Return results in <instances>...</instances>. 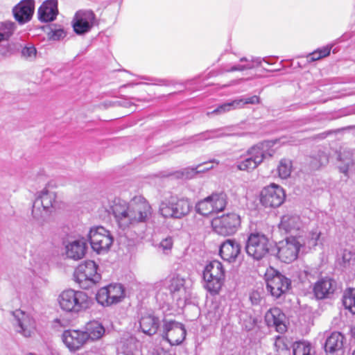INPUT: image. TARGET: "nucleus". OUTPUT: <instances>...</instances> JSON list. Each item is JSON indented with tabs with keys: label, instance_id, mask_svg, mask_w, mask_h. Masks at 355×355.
Listing matches in <instances>:
<instances>
[{
	"label": "nucleus",
	"instance_id": "19",
	"mask_svg": "<svg viewBox=\"0 0 355 355\" xmlns=\"http://www.w3.org/2000/svg\"><path fill=\"white\" fill-rule=\"evenodd\" d=\"M225 207L226 201H198L195 205L196 211L203 216L223 211Z\"/></svg>",
	"mask_w": 355,
	"mask_h": 355
},
{
	"label": "nucleus",
	"instance_id": "8",
	"mask_svg": "<svg viewBox=\"0 0 355 355\" xmlns=\"http://www.w3.org/2000/svg\"><path fill=\"white\" fill-rule=\"evenodd\" d=\"M270 246L268 238L263 234L257 232L250 234L245 249L249 256L260 260L269 253Z\"/></svg>",
	"mask_w": 355,
	"mask_h": 355
},
{
	"label": "nucleus",
	"instance_id": "53",
	"mask_svg": "<svg viewBox=\"0 0 355 355\" xmlns=\"http://www.w3.org/2000/svg\"><path fill=\"white\" fill-rule=\"evenodd\" d=\"M215 310L218 313V316L216 318V320H218L220 319L221 315L223 313V310L219 306H216L215 308Z\"/></svg>",
	"mask_w": 355,
	"mask_h": 355
},
{
	"label": "nucleus",
	"instance_id": "10",
	"mask_svg": "<svg viewBox=\"0 0 355 355\" xmlns=\"http://www.w3.org/2000/svg\"><path fill=\"white\" fill-rule=\"evenodd\" d=\"M266 288L275 299L280 298L291 288V281L277 270L266 276Z\"/></svg>",
	"mask_w": 355,
	"mask_h": 355
},
{
	"label": "nucleus",
	"instance_id": "30",
	"mask_svg": "<svg viewBox=\"0 0 355 355\" xmlns=\"http://www.w3.org/2000/svg\"><path fill=\"white\" fill-rule=\"evenodd\" d=\"M55 184L54 181H49L41 191L37 193V200H43V199H49V200H55L58 198L57 193L55 190Z\"/></svg>",
	"mask_w": 355,
	"mask_h": 355
},
{
	"label": "nucleus",
	"instance_id": "20",
	"mask_svg": "<svg viewBox=\"0 0 355 355\" xmlns=\"http://www.w3.org/2000/svg\"><path fill=\"white\" fill-rule=\"evenodd\" d=\"M58 12V0H46L38 10L39 19L42 21H51L55 19Z\"/></svg>",
	"mask_w": 355,
	"mask_h": 355
},
{
	"label": "nucleus",
	"instance_id": "22",
	"mask_svg": "<svg viewBox=\"0 0 355 355\" xmlns=\"http://www.w3.org/2000/svg\"><path fill=\"white\" fill-rule=\"evenodd\" d=\"M139 327L142 332L152 336L157 333L159 327V320L152 314H145L139 320Z\"/></svg>",
	"mask_w": 355,
	"mask_h": 355
},
{
	"label": "nucleus",
	"instance_id": "56",
	"mask_svg": "<svg viewBox=\"0 0 355 355\" xmlns=\"http://www.w3.org/2000/svg\"><path fill=\"white\" fill-rule=\"evenodd\" d=\"M284 201H280L277 205H276L275 206L276 207H279L282 205V203Z\"/></svg>",
	"mask_w": 355,
	"mask_h": 355
},
{
	"label": "nucleus",
	"instance_id": "25",
	"mask_svg": "<svg viewBox=\"0 0 355 355\" xmlns=\"http://www.w3.org/2000/svg\"><path fill=\"white\" fill-rule=\"evenodd\" d=\"M344 336L338 331H334L327 338L324 349L327 353L333 354L342 349Z\"/></svg>",
	"mask_w": 355,
	"mask_h": 355
},
{
	"label": "nucleus",
	"instance_id": "49",
	"mask_svg": "<svg viewBox=\"0 0 355 355\" xmlns=\"http://www.w3.org/2000/svg\"><path fill=\"white\" fill-rule=\"evenodd\" d=\"M227 198V196L223 191H217L212 193L211 196H207L204 200H225Z\"/></svg>",
	"mask_w": 355,
	"mask_h": 355
},
{
	"label": "nucleus",
	"instance_id": "3",
	"mask_svg": "<svg viewBox=\"0 0 355 355\" xmlns=\"http://www.w3.org/2000/svg\"><path fill=\"white\" fill-rule=\"evenodd\" d=\"M272 146V142L265 141L252 146L238 162L237 168L241 171L254 170L264 159L274 155L275 150L271 148Z\"/></svg>",
	"mask_w": 355,
	"mask_h": 355
},
{
	"label": "nucleus",
	"instance_id": "52",
	"mask_svg": "<svg viewBox=\"0 0 355 355\" xmlns=\"http://www.w3.org/2000/svg\"><path fill=\"white\" fill-rule=\"evenodd\" d=\"M214 162H215V160H213L209 163L208 162L205 163V165L206 166H205L204 168H202V165L200 164L201 166L197 169L198 173H204V172H206V171L213 168L214 166H213L212 163H214Z\"/></svg>",
	"mask_w": 355,
	"mask_h": 355
},
{
	"label": "nucleus",
	"instance_id": "12",
	"mask_svg": "<svg viewBox=\"0 0 355 355\" xmlns=\"http://www.w3.org/2000/svg\"><path fill=\"white\" fill-rule=\"evenodd\" d=\"M73 28L78 35L88 33L96 24L95 14L92 10H79L73 19Z\"/></svg>",
	"mask_w": 355,
	"mask_h": 355
},
{
	"label": "nucleus",
	"instance_id": "16",
	"mask_svg": "<svg viewBox=\"0 0 355 355\" xmlns=\"http://www.w3.org/2000/svg\"><path fill=\"white\" fill-rule=\"evenodd\" d=\"M34 1L22 0L12 10L15 19L21 24L29 21L34 12Z\"/></svg>",
	"mask_w": 355,
	"mask_h": 355
},
{
	"label": "nucleus",
	"instance_id": "45",
	"mask_svg": "<svg viewBox=\"0 0 355 355\" xmlns=\"http://www.w3.org/2000/svg\"><path fill=\"white\" fill-rule=\"evenodd\" d=\"M236 101H241L239 103V108L243 107L245 104H258L259 103V97L257 96H252L246 98H238Z\"/></svg>",
	"mask_w": 355,
	"mask_h": 355
},
{
	"label": "nucleus",
	"instance_id": "57",
	"mask_svg": "<svg viewBox=\"0 0 355 355\" xmlns=\"http://www.w3.org/2000/svg\"><path fill=\"white\" fill-rule=\"evenodd\" d=\"M352 355H355V350L353 352Z\"/></svg>",
	"mask_w": 355,
	"mask_h": 355
},
{
	"label": "nucleus",
	"instance_id": "9",
	"mask_svg": "<svg viewBox=\"0 0 355 355\" xmlns=\"http://www.w3.org/2000/svg\"><path fill=\"white\" fill-rule=\"evenodd\" d=\"M89 238L92 248L98 254L107 252L114 241L110 232L101 226L92 229Z\"/></svg>",
	"mask_w": 355,
	"mask_h": 355
},
{
	"label": "nucleus",
	"instance_id": "5",
	"mask_svg": "<svg viewBox=\"0 0 355 355\" xmlns=\"http://www.w3.org/2000/svg\"><path fill=\"white\" fill-rule=\"evenodd\" d=\"M98 265L92 260H87L78 266L74 272V279L82 288L86 289L98 283L101 279L97 272Z\"/></svg>",
	"mask_w": 355,
	"mask_h": 355
},
{
	"label": "nucleus",
	"instance_id": "47",
	"mask_svg": "<svg viewBox=\"0 0 355 355\" xmlns=\"http://www.w3.org/2000/svg\"><path fill=\"white\" fill-rule=\"evenodd\" d=\"M200 166V165H198L196 168H188L184 169V171L182 172V178H184L186 179H190L193 178L194 175L198 173L197 169Z\"/></svg>",
	"mask_w": 355,
	"mask_h": 355
},
{
	"label": "nucleus",
	"instance_id": "39",
	"mask_svg": "<svg viewBox=\"0 0 355 355\" xmlns=\"http://www.w3.org/2000/svg\"><path fill=\"white\" fill-rule=\"evenodd\" d=\"M67 35L66 31L63 28L59 26L54 25L48 33V36L50 40H60L64 38Z\"/></svg>",
	"mask_w": 355,
	"mask_h": 355
},
{
	"label": "nucleus",
	"instance_id": "13",
	"mask_svg": "<svg viewBox=\"0 0 355 355\" xmlns=\"http://www.w3.org/2000/svg\"><path fill=\"white\" fill-rule=\"evenodd\" d=\"M264 319L268 327H274L275 331L284 334L287 331L286 315L279 307H272L265 313Z\"/></svg>",
	"mask_w": 355,
	"mask_h": 355
},
{
	"label": "nucleus",
	"instance_id": "36",
	"mask_svg": "<svg viewBox=\"0 0 355 355\" xmlns=\"http://www.w3.org/2000/svg\"><path fill=\"white\" fill-rule=\"evenodd\" d=\"M279 176L282 179H286L288 178L292 171V163L288 159H282L279 162L277 168Z\"/></svg>",
	"mask_w": 355,
	"mask_h": 355
},
{
	"label": "nucleus",
	"instance_id": "50",
	"mask_svg": "<svg viewBox=\"0 0 355 355\" xmlns=\"http://www.w3.org/2000/svg\"><path fill=\"white\" fill-rule=\"evenodd\" d=\"M224 134L219 132V131L213 130V131H209L204 134L205 139H214L216 137H220L223 136Z\"/></svg>",
	"mask_w": 355,
	"mask_h": 355
},
{
	"label": "nucleus",
	"instance_id": "35",
	"mask_svg": "<svg viewBox=\"0 0 355 355\" xmlns=\"http://www.w3.org/2000/svg\"><path fill=\"white\" fill-rule=\"evenodd\" d=\"M311 344L306 341L295 342L293 345V355H311Z\"/></svg>",
	"mask_w": 355,
	"mask_h": 355
},
{
	"label": "nucleus",
	"instance_id": "18",
	"mask_svg": "<svg viewBox=\"0 0 355 355\" xmlns=\"http://www.w3.org/2000/svg\"><path fill=\"white\" fill-rule=\"evenodd\" d=\"M336 283L331 278H322L315 283L313 293L318 299H324L334 293Z\"/></svg>",
	"mask_w": 355,
	"mask_h": 355
},
{
	"label": "nucleus",
	"instance_id": "33",
	"mask_svg": "<svg viewBox=\"0 0 355 355\" xmlns=\"http://www.w3.org/2000/svg\"><path fill=\"white\" fill-rule=\"evenodd\" d=\"M17 26L15 22L6 20L0 21V33L8 41L13 35Z\"/></svg>",
	"mask_w": 355,
	"mask_h": 355
},
{
	"label": "nucleus",
	"instance_id": "26",
	"mask_svg": "<svg viewBox=\"0 0 355 355\" xmlns=\"http://www.w3.org/2000/svg\"><path fill=\"white\" fill-rule=\"evenodd\" d=\"M19 313L21 315V318H19V325L21 327V333L26 337H29L35 329V321L30 316L25 314L24 311H16L14 314L19 317Z\"/></svg>",
	"mask_w": 355,
	"mask_h": 355
},
{
	"label": "nucleus",
	"instance_id": "21",
	"mask_svg": "<svg viewBox=\"0 0 355 355\" xmlns=\"http://www.w3.org/2000/svg\"><path fill=\"white\" fill-rule=\"evenodd\" d=\"M302 226L300 217L295 214L284 215L279 224V229L285 233L297 231Z\"/></svg>",
	"mask_w": 355,
	"mask_h": 355
},
{
	"label": "nucleus",
	"instance_id": "40",
	"mask_svg": "<svg viewBox=\"0 0 355 355\" xmlns=\"http://www.w3.org/2000/svg\"><path fill=\"white\" fill-rule=\"evenodd\" d=\"M329 162L328 156L324 153H320L318 155V157L313 158L311 162V166L313 169H318L320 166L325 165Z\"/></svg>",
	"mask_w": 355,
	"mask_h": 355
},
{
	"label": "nucleus",
	"instance_id": "29",
	"mask_svg": "<svg viewBox=\"0 0 355 355\" xmlns=\"http://www.w3.org/2000/svg\"><path fill=\"white\" fill-rule=\"evenodd\" d=\"M85 333L87 336V340L90 338L93 340L100 339L105 334L103 326L97 321H91L87 324Z\"/></svg>",
	"mask_w": 355,
	"mask_h": 355
},
{
	"label": "nucleus",
	"instance_id": "46",
	"mask_svg": "<svg viewBox=\"0 0 355 355\" xmlns=\"http://www.w3.org/2000/svg\"><path fill=\"white\" fill-rule=\"evenodd\" d=\"M186 207V211L184 213V216L187 214L189 211L190 204L189 201H174V211H181L182 208Z\"/></svg>",
	"mask_w": 355,
	"mask_h": 355
},
{
	"label": "nucleus",
	"instance_id": "43",
	"mask_svg": "<svg viewBox=\"0 0 355 355\" xmlns=\"http://www.w3.org/2000/svg\"><path fill=\"white\" fill-rule=\"evenodd\" d=\"M15 53L12 44H8L0 47V58L4 59L10 57Z\"/></svg>",
	"mask_w": 355,
	"mask_h": 355
},
{
	"label": "nucleus",
	"instance_id": "41",
	"mask_svg": "<svg viewBox=\"0 0 355 355\" xmlns=\"http://www.w3.org/2000/svg\"><path fill=\"white\" fill-rule=\"evenodd\" d=\"M184 286V279L179 277H173L170 281L168 289L171 293L178 292Z\"/></svg>",
	"mask_w": 355,
	"mask_h": 355
},
{
	"label": "nucleus",
	"instance_id": "44",
	"mask_svg": "<svg viewBox=\"0 0 355 355\" xmlns=\"http://www.w3.org/2000/svg\"><path fill=\"white\" fill-rule=\"evenodd\" d=\"M275 346L277 350L288 349V340L284 336H277L275 339Z\"/></svg>",
	"mask_w": 355,
	"mask_h": 355
},
{
	"label": "nucleus",
	"instance_id": "54",
	"mask_svg": "<svg viewBox=\"0 0 355 355\" xmlns=\"http://www.w3.org/2000/svg\"><path fill=\"white\" fill-rule=\"evenodd\" d=\"M261 202H263V205L265 207H267V206L274 207L275 206L272 203H270L269 205H268V202H270V201L265 200V201H261Z\"/></svg>",
	"mask_w": 355,
	"mask_h": 355
},
{
	"label": "nucleus",
	"instance_id": "42",
	"mask_svg": "<svg viewBox=\"0 0 355 355\" xmlns=\"http://www.w3.org/2000/svg\"><path fill=\"white\" fill-rule=\"evenodd\" d=\"M37 51L33 46H27L22 49L21 56L30 60H33L36 58Z\"/></svg>",
	"mask_w": 355,
	"mask_h": 355
},
{
	"label": "nucleus",
	"instance_id": "14",
	"mask_svg": "<svg viewBox=\"0 0 355 355\" xmlns=\"http://www.w3.org/2000/svg\"><path fill=\"white\" fill-rule=\"evenodd\" d=\"M164 332L166 339L171 345L182 343L186 337L184 327L175 321L166 322L164 324Z\"/></svg>",
	"mask_w": 355,
	"mask_h": 355
},
{
	"label": "nucleus",
	"instance_id": "28",
	"mask_svg": "<svg viewBox=\"0 0 355 355\" xmlns=\"http://www.w3.org/2000/svg\"><path fill=\"white\" fill-rule=\"evenodd\" d=\"M174 201H162L160 207L159 211L161 214L165 217H174V218H181L184 216V213L186 211V207L182 208L181 211H174Z\"/></svg>",
	"mask_w": 355,
	"mask_h": 355
},
{
	"label": "nucleus",
	"instance_id": "24",
	"mask_svg": "<svg viewBox=\"0 0 355 355\" xmlns=\"http://www.w3.org/2000/svg\"><path fill=\"white\" fill-rule=\"evenodd\" d=\"M260 197V200H285L286 193L281 186L272 183L262 189Z\"/></svg>",
	"mask_w": 355,
	"mask_h": 355
},
{
	"label": "nucleus",
	"instance_id": "7",
	"mask_svg": "<svg viewBox=\"0 0 355 355\" xmlns=\"http://www.w3.org/2000/svg\"><path fill=\"white\" fill-rule=\"evenodd\" d=\"M301 245L296 237L288 236L276 243V257L282 262L290 263L297 259Z\"/></svg>",
	"mask_w": 355,
	"mask_h": 355
},
{
	"label": "nucleus",
	"instance_id": "34",
	"mask_svg": "<svg viewBox=\"0 0 355 355\" xmlns=\"http://www.w3.org/2000/svg\"><path fill=\"white\" fill-rule=\"evenodd\" d=\"M241 62H246L245 64H237L234 65L230 69L226 70L227 72H232L235 71H244L246 69H251L254 68L256 65H259L261 62L258 59H252L249 60L247 58L243 57L240 59Z\"/></svg>",
	"mask_w": 355,
	"mask_h": 355
},
{
	"label": "nucleus",
	"instance_id": "31",
	"mask_svg": "<svg viewBox=\"0 0 355 355\" xmlns=\"http://www.w3.org/2000/svg\"><path fill=\"white\" fill-rule=\"evenodd\" d=\"M343 303L346 309L352 313H355V288H348L345 291Z\"/></svg>",
	"mask_w": 355,
	"mask_h": 355
},
{
	"label": "nucleus",
	"instance_id": "38",
	"mask_svg": "<svg viewBox=\"0 0 355 355\" xmlns=\"http://www.w3.org/2000/svg\"><path fill=\"white\" fill-rule=\"evenodd\" d=\"M331 49V46H327L322 49H319L312 53H310L307 56V60L309 62H313L324 58L329 55Z\"/></svg>",
	"mask_w": 355,
	"mask_h": 355
},
{
	"label": "nucleus",
	"instance_id": "1",
	"mask_svg": "<svg viewBox=\"0 0 355 355\" xmlns=\"http://www.w3.org/2000/svg\"><path fill=\"white\" fill-rule=\"evenodd\" d=\"M112 206L113 214L119 226L125 230L138 223L145 222L152 214L148 201H114Z\"/></svg>",
	"mask_w": 355,
	"mask_h": 355
},
{
	"label": "nucleus",
	"instance_id": "4",
	"mask_svg": "<svg viewBox=\"0 0 355 355\" xmlns=\"http://www.w3.org/2000/svg\"><path fill=\"white\" fill-rule=\"evenodd\" d=\"M203 277L205 288L211 295L218 294L225 281V270L222 263L218 260L210 261L205 268Z\"/></svg>",
	"mask_w": 355,
	"mask_h": 355
},
{
	"label": "nucleus",
	"instance_id": "55",
	"mask_svg": "<svg viewBox=\"0 0 355 355\" xmlns=\"http://www.w3.org/2000/svg\"><path fill=\"white\" fill-rule=\"evenodd\" d=\"M157 355H170L168 352L165 351H162L157 354Z\"/></svg>",
	"mask_w": 355,
	"mask_h": 355
},
{
	"label": "nucleus",
	"instance_id": "51",
	"mask_svg": "<svg viewBox=\"0 0 355 355\" xmlns=\"http://www.w3.org/2000/svg\"><path fill=\"white\" fill-rule=\"evenodd\" d=\"M321 236V232L317 230L311 232V241H312L313 245H317L318 241H319Z\"/></svg>",
	"mask_w": 355,
	"mask_h": 355
},
{
	"label": "nucleus",
	"instance_id": "27",
	"mask_svg": "<svg viewBox=\"0 0 355 355\" xmlns=\"http://www.w3.org/2000/svg\"><path fill=\"white\" fill-rule=\"evenodd\" d=\"M354 166L352 153L349 150H343L338 155V168L345 175H349V171Z\"/></svg>",
	"mask_w": 355,
	"mask_h": 355
},
{
	"label": "nucleus",
	"instance_id": "17",
	"mask_svg": "<svg viewBox=\"0 0 355 355\" xmlns=\"http://www.w3.org/2000/svg\"><path fill=\"white\" fill-rule=\"evenodd\" d=\"M241 252V246L239 243L232 239H227L223 242L219 250L221 258L228 262L236 260Z\"/></svg>",
	"mask_w": 355,
	"mask_h": 355
},
{
	"label": "nucleus",
	"instance_id": "37",
	"mask_svg": "<svg viewBox=\"0 0 355 355\" xmlns=\"http://www.w3.org/2000/svg\"><path fill=\"white\" fill-rule=\"evenodd\" d=\"M44 201H34L33 205V214L35 216L42 215V212H48L49 209L52 207L51 201H46V204L43 203Z\"/></svg>",
	"mask_w": 355,
	"mask_h": 355
},
{
	"label": "nucleus",
	"instance_id": "15",
	"mask_svg": "<svg viewBox=\"0 0 355 355\" xmlns=\"http://www.w3.org/2000/svg\"><path fill=\"white\" fill-rule=\"evenodd\" d=\"M87 336V335L83 331L68 329L64 331L62 339L69 351L76 352L86 343Z\"/></svg>",
	"mask_w": 355,
	"mask_h": 355
},
{
	"label": "nucleus",
	"instance_id": "11",
	"mask_svg": "<svg viewBox=\"0 0 355 355\" xmlns=\"http://www.w3.org/2000/svg\"><path fill=\"white\" fill-rule=\"evenodd\" d=\"M125 297V291L121 284H110L101 288L96 293L98 303L110 306L120 302Z\"/></svg>",
	"mask_w": 355,
	"mask_h": 355
},
{
	"label": "nucleus",
	"instance_id": "32",
	"mask_svg": "<svg viewBox=\"0 0 355 355\" xmlns=\"http://www.w3.org/2000/svg\"><path fill=\"white\" fill-rule=\"evenodd\" d=\"M241 101H236V99L228 103H223L219 106H218L215 110H214L212 112H208L207 115L211 114H223L226 112H230L232 110L239 109V103H241Z\"/></svg>",
	"mask_w": 355,
	"mask_h": 355
},
{
	"label": "nucleus",
	"instance_id": "2",
	"mask_svg": "<svg viewBox=\"0 0 355 355\" xmlns=\"http://www.w3.org/2000/svg\"><path fill=\"white\" fill-rule=\"evenodd\" d=\"M58 302L64 312L76 314L86 311L92 305V300L86 293L71 288L62 291Z\"/></svg>",
	"mask_w": 355,
	"mask_h": 355
},
{
	"label": "nucleus",
	"instance_id": "6",
	"mask_svg": "<svg viewBox=\"0 0 355 355\" xmlns=\"http://www.w3.org/2000/svg\"><path fill=\"white\" fill-rule=\"evenodd\" d=\"M241 218L235 213L223 214L216 217L211 220L213 230L223 236H227L235 234L241 226Z\"/></svg>",
	"mask_w": 355,
	"mask_h": 355
},
{
	"label": "nucleus",
	"instance_id": "58",
	"mask_svg": "<svg viewBox=\"0 0 355 355\" xmlns=\"http://www.w3.org/2000/svg\"><path fill=\"white\" fill-rule=\"evenodd\" d=\"M28 355H34V354H33L30 353V354H28Z\"/></svg>",
	"mask_w": 355,
	"mask_h": 355
},
{
	"label": "nucleus",
	"instance_id": "48",
	"mask_svg": "<svg viewBox=\"0 0 355 355\" xmlns=\"http://www.w3.org/2000/svg\"><path fill=\"white\" fill-rule=\"evenodd\" d=\"M173 239L171 237L166 238L162 240L160 243V247L162 248L164 250H170L173 248Z\"/></svg>",
	"mask_w": 355,
	"mask_h": 355
},
{
	"label": "nucleus",
	"instance_id": "23",
	"mask_svg": "<svg viewBox=\"0 0 355 355\" xmlns=\"http://www.w3.org/2000/svg\"><path fill=\"white\" fill-rule=\"evenodd\" d=\"M66 248V254L68 257L79 260L85 257L87 246L84 240H77L69 243Z\"/></svg>",
	"mask_w": 355,
	"mask_h": 355
}]
</instances>
